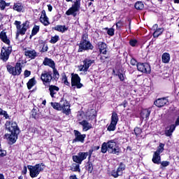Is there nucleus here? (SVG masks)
<instances>
[{"label": "nucleus", "instance_id": "obj_1", "mask_svg": "<svg viewBox=\"0 0 179 179\" xmlns=\"http://www.w3.org/2000/svg\"><path fill=\"white\" fill-rule=\"evenodd\" d=\"M6 128L7 131L10 132L8 136V141L10 145H13L17 141V135H19L20 130L17 127V124L15 122H7L6 123Z\"/></svg>", "mask_w": 179, "mask_h": 179}, {"label": "nucleus", "instance_id": "obj_2", "mask_svg": "<svg viewBox=\"0 0 179 179\" xmlns=\"http://www.w3.org/2000/svg\"><path fill=\"white\" fill-rule=\"evenodd\" d=\"M101 153H110L111 155H117L120 153V148L117 146V143L114 140H110L107 143H103L101 148Z\"/></svg>", "mask_w": 179, "mask_h": 179}, {"label": "nucleus", "instance_id": "obj_3", "mask_svg": "<svg viewBox=\"0 0 179 179\" xmlns=\"http://www.w3.org/2000/svg\"><path fill=\"white\" fill-rule=\"evenodd\" d=\"M27 168L29 170V174L31 178H34L40 174L41 171H43V170H44L45 166H44L43 164L41 163L37 164L35 166L28 165Z\"/></svg>", "mask_w": 179, "mask_h": 179}, {"label": "nucleus", "instance_id": "obj_4", "mask_svg": "<svg viewBox=\"0 0 179 179\" xmlns=\"http://www.w3.org/2000/svg\"><path fill=\"white\" fill-rule=\"evenodd\" d=\"M14 24L17 28L16 38L19 37L20 34H21V36H24V34H26V31H27V29H29V22H25L22 24V22L15 21Z\"/></svg>", "mask_w": 179, "mask_h": 179}, {"label": "nucleus", "instance_id": "obj_5", "mask_svg": "<svg viewBox=\"0 0 179 179\" xmlns=\"http://www.w3.org/2000/svg\"><path fill=\"white\" fill-rule=\"evenodd\" d=\"M80 10V0H76L73 1L71 7L66 12L67 16H73L74 17L78 15V12Z\"/></svg>", "mask_w": 179, "mask_h": 179}, {"label": "nucleus", "instance_id": "obj_6", "mask_svg": "<svg viewBox=\"0 0 179 179\" xmlns=\"http://www.w3.org/2000/svg\"><path fill=\"white\" fill-rule=\"evenodd\" d=\"M23 65L22 63H16L15 66L13 67V66L8 64L6 66L7 71L10 74L13 75V76H19L22 73V68Z\"/></svg>", "mask_w": 179, "mask_h": 179}, {"label": "nucleus", "instance_id": "obj_7", "mask_svg": "<svg viewBox=\"0 0 179 179\" xmlns=\"http://www.w3.org/2000/svg\"><path fill=\"white\" fill-rule=\"evenodd\" d=\"M87 156H89L88 160H90V158L92 157V151H90L89 152H79L78 155L73 156V160L75 163L82 164V162L87 159Z\"/></svg>", "mask_w": 179, "mask_h": 179}, {"label": "nucleus", "instance_id": "obj_8", "mask_svg": "<svg viewBox=\"0 0 179 179\" xmlns=\"http://www.w3.org/2000/svg\"><path fill=\"white\" fill-rule=\"evenodd\" d=\"M71 87L74 90L83 87V84L80 83V77H79V75L75 73L71 74Z\"/></svg>", "mask_w": 179, "mask_h": 179}, {"label": "nucleus", "instance_id": "obj_9", "mask_svg": "<svg viewBox=\"0 0 179 179\" xmlns=\"http://www.w3.org/2000/svg\"><path fill=\"white\" fill-rule=\"evenodd\" d=\"M12 52V46H3L1 49L0 59L6 62L9 59V55Z\"/></svg>", "mask_w": 179, "mask_h": 179}, {"label": "nucleus", "instance_id": "obj_10", "mask_svg": "<svg viewBox=\"0 0 179 179\" xmlns=\"http://www.w3.org/2000/svg\"><path fill=\"white\" fill-rule=\"evenodd\" d=\"M94 64V60L90 59H85L83 60V65L78 66L80 71L87 72V69Z\"/></svg>", "mask_w": 179, "mask_h": 179}, {"label": "nucleus", "instance_id": "obj_11", "mask_svg": "<svg viewBox=\"0 0 179 179\" xmlns=\"http://www.w3.org/2000/svg\"><path fill=\"white\" fill-rule=\"evenodd\" d=\"M137 69L139 72H142L143 73H150L151 69L150 65L148 63H138L136 64Z\"/></svg>", "mask_w": 179, "mask_h": 179}, {"label": "nucleus", "instance_id": "obj_12", "mask_svg": "<svg viewBox=\"0 0 179 179\" xmlns=\"http://www.w3.org/2000/svg\"><path fill=\"white\" fill-rule=\"evenodd\" d=\"M60 107L61 110H63V113L66 114V115H69L71 114V105L69 104V102H68V101L61 100Z\"/></svg>", "mask_w": 179, "mask_h": 179}, {"label": "nucleus", "instance_id": "obj_13", "mask_svg": "<svg viewBox=\"0 0 179 179\" xmlns=\"http://www.w3.org/2000/svg\"><path fill=\"white\" fill-rule=\"evenodd\" d=\"M41 79L43 85H48L52 80V73L51 72L44 71L41 76Z\"/></svg>", "mask_w": 179, "mask_h": 179}, {"label": "nucleus", "instance_id": "obj_14", "mask_svg": "<svg viewBox=\"0 0 179 179\" xmlns=\"http://www.w3.org/2000/svg\"><path fill=\"white\" fill-rule=\"evenodd\" d=\"M39 22L43 24V26H50V19L45 13V10L41 11V14L39 18Z\"/></svg>", "mask_w": 179, "mask_h": 179}, {"label": "nucleus", "instance_id": "obj_15", "mask_svg": "<svg viewBox=\"0 0 179 179\" xmlns=\"http://www.w3.org/2000/svg\"><path fill=\"white\" fill-rule=\"evenodd\" d=\"M75 138L73 140V143L81 142L83 143L85 142V138H86V134H81L78 130H74Z\"/></svg>", "mask_w": 179, "mask_h": 179}, {"label": "nucleus", "instance_id": "obj_16", "mask_svg": "<svg viewBox=\"0 0 179 179\" xmlns=\"http://www.w3.org/2000/svg\"><path fill=\"white\" fill-rule=\"evenodd\" d=\"M22 51H24V55L31 58V59H34L37 57V52L36 50H29L26 48L22 47Z\"/></svg>", "mask_w": 179, "mask_h": 179}, {"label": "nucleus", "instance_id": "obj_17", "mask_svg": "<svg viewBox=\"0 0 179 179\" xmlns=\"http://www.w3.org/2000/svg\"><path fill=\"white\" fill-rule=\"evenodd\" d=\"M167 103H169V99H167V98H160V99H157L154 102V104L157 107L160 108V107H164V106H166V104H167Z\"/></svg>", "mask_w": 179, "mask_h": 179}, {"label": "nucleus", "instance_id": "obj_18", "mask_svg": "<svg viewBox=\"0 0 179 179\" xmlns=\"http://www.w3.org/2000/svg\"><path fill=\"white\" fill-rule=\"evenodd\" d=\"M13 9L18 13L23 12L24 10V5L22 2L14 3Z\"/></svg>", "mask_w": 179, "mask_h": 179}, {"label": "nucleus", "instance_id": "obj_19", "mask_svg": "<svg viewBox=\"0 0 179 179\" xmlns=\"http://www.w3.org/2000/svg\"><path fill=\"white\" fill-rule=\"evenodd\" d=\"M175 130H176L175 124H171L170 126H168L166 127V129L165 130L166 136H171V135H173V132H174Z\"/></svg>", "mask_w": 179, "mask_h": 179}, {"label": "nucleus", "instance_id": "obj_20", "mask_svg": "<svg viewBox=\"0 0 179 179\" xmlns=\"http://www.w3.org/2000/svg\"><path fill=\"white\" fill-rule=\"evenodd\" d=\"M0 39L1 40V41H3V43L7 44V45H9V44H10V40L8 38V36H6V32L3 31L0 33Z\"/></svg>", "mask_w": 179, "mask_h": 179}, {"label": "nucleus", "instance_id": "obj_21", "mask_svg": "<svg viewBox=\"0 0 179 179\" xmlns=\"http://www.w3.org/2000/svg\"><path fill=\"white\" fill-rule=\"evenodd\" d=\"M87 37H88L87 34H84L83 35L80 45H92Z\"/></svg>", "mask_w": 179, "mask_h": 179}, {"label": "nucleus", "instance_id": "obj_22", "mask_svg": "<svg viewBox=\"0 0 179 179\" xmlns=\"http://www.w3.org/2000/svg\"><path fill=\"white\" fill-rule=\"evenodd\" d=\"M49 92L51 97L54 98V95L57 94V92H59V87L55 85H50Z\"/></svg>", "mask_w": 179, "mask_h": 179}, {"label": "nucleus", "instance_id": "obj_23", "mask_svg": "<svg viewBox=\"0 0 179 179\" xmlns=\"http://www.w3.org/2000/svg\"><path fill=\"white\" fill-rule=\"evenodd\" d=\"M79 124L83 126V131H89V129H92V124L86 120H83Z\"/></svg>", "mask_w": 179, "mask_h": 179}, {"label": "nucleus", "instance_id": "obj_24", "mask_svg": "<svg viewBox=\"0 0 179 179\" xmlns=\"http://www.w3.org/2000/svg\"><path fill=\"white\" fill-rule=\"evenodd\" d=\"M43 65L50 66L52 69L55 68V62H54V61H52V59H48V58H45L44 61H43Z\"/></svg>", "mask_w": 179, "mask_h": 179}, {"label": "nucleus", "instance_id": "obj_25", "mask_svg": "<svg viewBox=\"0 0 179 179\" xmlns=\"http://www.w3.org/2000/svg\"><path fill=\"white\" fill-rule=\"evenodd\" d=\"M68 27L65 25H57L54 27V30L56 31H59L60 33H65V31H68Z\"/></svg>", "mask_w": 179, "mask_h": 179}, {"label": "nucleus", "instance_id": "obj_26", "mask_svg": "<svg viewBox=\"0 0 179 179\" xmlns=\"http://www.w3.org/2000/svg\"><path fill=\"white\" fill-rule=\"evenodd\" d=\"M150 115V110L148 109H143L141 112V117L143 118V120H148L149 118V116Z\"/></svg>", "mask_w": 179, "mask_h": 179}, {"label": "nucleus", "instance_id": "obj_27", "mask_svg": "<svg viewBox=\"0 0 179 179\" xmlns=\"http://www.w3.org/2000/svg\"><path fill=\"white\" fill-rule=\"evenodd\" d=\"M152 162L155 164H160L161 163V157L160 155L154 153L152 157Z\"/></svg>", "mask_w": 179, "mask_h": 179}, {"label": "nucleus", "instance_id": "obj_28", "mask_svg": "<svg viewBox=\"0 0 179 179\" xmlns=\"http://www.w3.org/2000/svg\"><path fill=\"white\" fill-rule=\"evenodd\" d=\"M162 62L164 64H169L170 62V54L165 52L162 56Z\"/></svg>", "mask_w": 179, "mask_h": 179}, {"label": "nucleus", "instance_id": "obj_29", "mask_svg": "<svg viewBox=\"0 0 179 179\" xmlns=\"http://www.w3.org/2000/svg\"><path fill=\"white\" fill-rule=\"evenodd\" d=\"M111 123L112 124H115L116 125L118 123V115L117 113H113L112 114Z\"/></svg>", "mask_w": 179, "mask_h": 179}, {"label": "nucleus", "instance_id": "obj_30", "mask_svg": "<svg viewBox=\"0 0 179 179\" xmlns=\"http://www.w3.org/2000/svg\"><path fill=\"white\" fill-rule=\"evenodd\" d=\"M144 6H145L143 5V2L142 1H137L134 5V8L137 9V10H142Z\"/></svg>", "mask_w": 179, "mask_h": 179}, {"label": "nucleus", "instance_id": "obj_31", "mask_svg": "<svg viewBox=\"0 0 179 179\" xmlns=\"http://www.w3.org/2000/svg\"><path fill=\"white\" fill-rule=\"evenodd\" d=\"M36 85V80L34 78L30 79L28 83H27V88L29 90L33 87Z\"/></svg>", "mask_w": 179, "mask_h": 179}, {"label": "nucleus", "instance_id": "obj_32", "mask_svg": "<svg viewBox=\"0 0 179 179\" xmlns=\"http://www.w3.org/2000/svg\"><path fill=\"white\" fill-rule=\"evenodd\" d=\"M124 170H125V164L120 163V166L117 169V172L119 175L122 176Z\"/></svg>", "mask_w": 179, "mask_h": 179}, {"label": "nucleus", "instance_id": "obj_33", "mask_svg": "<svg viewBox=\"0 0 179 179\" xmlns=\"http://www.w3.org/2000/svg\"><path fill=\"white\" fill-rule=\"evenodd\" d=\"M163 150H164V144L160 143L157 148V151H155L154 153L160 155V153H163Z\"/></svg>", "mask_w": 179, "mask_h": 179}, {"label": "nucleus", "instance_id": "obj_34", "mask_svg": "<svg viewBox=\"0 0 179 179\" xmlns=\"http://www.w3.org/2000/svg\"><path fill=\"white\" fill-rule=\"evenodd\" d=\"M93 49V45H81L80 46L78 49V52H82V51H85L86 50H92Z\"/></svg>", "mask_w": 179, "mask_h": 179}, {"label": "nucleus", "instance_id": "obj_35", "mask_svg": "<svg viewBox=\"0 0 179 179\" xmlns=\"http://www.w3.org/2000/svg\"><path fill=\"white\" fill-rule=\"evenodd\" d=\"M51 106L55 110L61 111V103L51 102Z\"/></svg>", "mask_w": 179, "mask_h": 179}, {"label": "nucleus", "instance_id": "obj_36", "mask_svg": "<svg viewBox=\"0 0 179 179\" xmlns=\"http://www.w3.org/2000/svg\"><path fill=\"white\" fill-rule=\"evenodd\" d=\"M38 31H40V26L34 25L31 31V36H36Z\"/></svg>", "mask_w": 179, "mask_h": 179}, {"label": "nucleus", "instance_id": "obj_37", "mask_svg": "<svg viewBox=\"0 0 179 179\" xmlns=\"http://www.w3.org/2000/svg\"><path fill=\"white\" fill-rule=\"evenodd\" d=\"M164 30L163 28H158L157 30L153 33V36L155 38L158 37L163 33Z\"/></svg>", "mask_w": 179, "mask_h": 179}, {"label": "nucleus", "instance_id": "obj_38", "mask_svg": "<svg viewBox=\"0 0 179 179\" xmlns=\"http://www.w3.org/2000/svg\"><path fill=\"white\" fill-rule=\"evenodd\" d=\"M52 69H53V78L55 79V80H58V79H59V73H58V71L55 67L53 68Z\"/></svg>", "mask_w": 179, "mask_h": 179}, {"label": "nucleus", "instance_id": "obj_39", "mask_svg": "<svg viewBox=\"0 0 179 179\" xmlns=\"http://www.w3.org/2000/svg\"><path fill=\"white\" fill-rule=\"evenodd\" d=\"M86 170H87L89 173H92L93 171V164L90 161L87 162V165L86 166Z\"/></svg>", "mask_w": 179, "mask_h": 179}, {"label": "nucleus", "instance_id": "obj_40", "mask_svg": "<svg viewBox=\"0 0 179 179\" xmlns=\"http://www.w3.org/2000/svg\"><path fill=\"white\" fill-rule=\"evenodd\" d=\"M5 5H6V1L4 0H0V9L1 10H5Z\"/></svg>", "mask_w": 179, "mask_h": 179}, {"label": "nucleus", "instance_id": "obj_41", "mask_svg": "<svg viewBox=\"0 0 179 179\" xmlns=\"http://www.w3.org/2000/svg\"><path fill=\"white\" fill-rule=\"evenodd\" d=\"M134 134L136 136H138V135H141V134H142V129L139 127H136L134 129Z\"/></svg>", "mask_w": 179, "mask_h": 179}, {"label": "nucleus", "instance_id": "obj_42", "mask_svg": "<svg viewBox=\"0 0 179 179\" xmlns=\"http://www.w3.org/2000/svg\"><path fill=\"white\" fill-rule=\"evenodd\" d=\"M99 51L101 54L106 55V54H107V47L101 46V48H99Z\"/></svg>", "mask_w": 179, "mask_h": 179}, {"label": "nucleus", "instance_id": "obj_43", "mask_svg": "<svg viewBox=\"0 0 179 179\" xmlns=\"http://www.w3.org/2000/svg\"><path fill=\"white\" fill-rule=\"evenodd\" d=\"M105 30H107V34H108V36H113L114 35V29L113 28H105Z\"/></svg>", "mask_w": 179, "mask_h": 179}, {"label": "nucleus", "instance_id": "obj_44", "mask_svg": "<svg viewBox=\"0 0 179 179\" xmlns=\"http://www.w3.org/2000/svg\"><path fill=\"white\" fill-rule=\"evenodd\" d=\"M116 126L117 124L110 122V125L108 127V131H115Z\"/></svg>", "mask_w": 179, "mask_h": 179}, {"label": "nucleus", "instance_id": "obj_45", "mask_svg": "<svg viewBox=\"0 0 179 179\" xmlns=\"http://www.w3.org/2000/svg\"><path fill=\"white\" fill-rule=\"evenodd\" d=\"M58 40H59V36H53L50 40V43H52V44H55V43H57Z\"/></svg>", "mask_w": 179, "mask_h": 179}, {"label": "nucleus", "instance_id": "obj_46", "mask_svg": "<svg viewBox=\"0 0 179 179\" xmlns=\"http://www.w3.org/2000/svg\"><path fill=\"white\" fill-rule=\"evenodd\" d=\"M72 171H78V173H80V168L79 164L76 165L71 169Z\"/></svg>", "mask_w": 179, "mask_h": 179}, {"label": "nucleus", "instance_id": "obj_47", "mask_svg": "<svg viewBox=\"0 0 179 179\" xmlns=\"http://www.w3.org/2000/svg\"><path fill=\"white\" fill-rule=\"evenodd\" d=\"M111 176H113V177H114V178H117V177H120V173H118V172L117 171H113L111 172Z\"/></svg>", "mask_w": 179, "mask_h": 179}, {"label": "nucleus", "instance_id": "obj_48", "mask_svg": "<svg viewBox=\"0 0 179 179\" xmlns=\"http://www.w3.org/2000/svg\"><path fill=\"white\" fill-rule=\"evenodd\" d=\"M0 115H4L5 118L7 120V118H9V115H8V113H6V111L3 110L1 109V112L0 113Z\"/></svg>", "mask_w": 179, "mask_h": 179}, {"label": "nucleus", "instance_id": "obj_49", "mask_svg": "<svg viewBox=\"0 0 179 179\" xmlns=\"http://www.w3.org/2000/svg\"><path fill=\"white\" fill-rule=\"evenodd\" d=\"M130 45H136L138 44V41L136 39H131L129 41Z\"/></svg>", "mask_w": 179, "mask_h": 179}, {"label": "nucleus", "instance_id": "obj_50", "mask_svg": "<svg viewBox=\"0 0 179 179\" xmlns=\"http://www.w3.org/2000/svg\"><path fill=\"white\" fill-rule=\"evenodd\" d=\"M62 80H63L64 85H66V86H69V82H68V78H66V76H64L63 77Z\"/></svg>", "mask_w": 179, "mask_h": 179}, {"label": "nucleus", "instance_id": "obj_51", "mask_svg": "<svg viewBox=\"0 0 179 179\" xmlns=\"http://www.w3.org/2000/svg\"><path fill=\"white\" fill-rule=\"evenodd\" d=\"M31 115L33 118H36V117H37V109H33L31 110Z\"/></svg>", "mask_w": 179, "mask_h": 179}, {"label": "nucleus", "instance_id": "obj_52", "mask_svg": "<svg viewBox=\"0 0 179 179\" xmlns=\"http://www.w3.org/2000/svg\"><path fill=\"white\" fill-rule=\"evenodd\" d=\"M169 164H170V162L167 161H164L161 162V166H162V167H167V166H169Z\"/></svg>", "mask_w": 179, "mask_h": 179}, {"label": "nucleus", "instance_id": "obj_53", "mask_svg": "<svg viewBox=\"0 0 179 179\" xmlns=\"http://www.w3.org/2000/svg\"><path fill=\"white\" fill-rule=\"evenodd\" d=\"M117 76H118L119 79H120L122 82L124 80V74H123V73H119L117 74Z\"/></svg>", "mask_w": 179, "mask_h": 179}, {"label": "nucleus", "instance_id": "obj_54", "mask_svg": "<svg viewBox=\"0 0 179 179\" xmlns=\"http://www.w3.org/2000/svg\"><path fill=\"white\" fill-rule=\"evenodd\" d=\"M31 72L28 70H25L24 72V75L25 76V78H29V76L31 75Z\"/></svg>", "mask_w": 179, "mask_h": 179}, {"label": "nucleus", "instance_id": "obj_55", "mask_svg": "<svg viewBox=\"0 0 179 179\" xmlns=\"http://www.w3.org/2000/svg\"><path fill=\"white\" fill-rule=\"evenodd\" d=\"M22 173V174H27V167L24 166Z\"/></svg>", "mask_w": 179, "mask_h": 179}, {"label": "nucleus", "instance_id": "obj_56", "mask_svg": "<svg viewBox=\"0 0 179 179\" xmlns=\"http://www.w3.org/2000/svg\"><path fill=\"white\" fill-rule=\"evenodd\" d=\"M131 64L134 66L136 65V60L135 59H131Z\"/></svg>", "mask_w": 179, "mask_h": 179}, {"label": "nucleus", "instance_id": "obj_57", "mask_svg": "<svg viewBox=\"0 0 179 179\" xmlns=\"http://www.w3.org/2000/svg\"><path fill=\"white\" fill-rule=\"evenodd\" d=\"M107 57H106V56H101V57H100V59H101V61L102 62H104L105 61H106V59H107Z\"/></svg>", "mask_w": 179, "mask_h": 179}, {"label": "nucleus", "instance_id": "obj_58", "mask_svg": "<svg viewBox=\"0 0 179 179\" xmlns=\"http://www.w3.org/2000/svg\"><path fill=\"white\" fill-rule=\"evenodd\" d=\"M48 46H43L42 48V52H45V51H48Z\"/></svg>", "mask_w": 179, "mask_h": 179}, {"label": "nucleus", "instance_id": "obj_59", "mask_svg": "<svg viewBox=\"0 0 179 179\" xmlns=\"http://www.w3.org/2000/svg\"><path fill=\"white\" fill-rule=\"evenodd\" d=\"M48 9L49 12H52V6H51V4L48 5Z\"/></svg>", "mask_w": 179, "mask_h": 179}, {"label": "nucleus", "instance_id": "obj_60", "mask_svg": "<svg viewBox=\"0 0 179 179\" xmlns=\"http://www.w3.org/2000/svg\"><path fill=\"white\" fill-rule=\"evenodd\" d=\"M127 104H128V102L127 101H124L123 104H120V106H123L125 108V107H127Z\"/></svg>", "mask_w": 179, "mask_h": 179}, {"label": "nucleus", "instance_id": "obj_61", "mask_svg": "<svg viewBox=\"0 0 179 179\" xmlns=\"http://www.w3.org/2000/svg\"><path fill=\"white\" fill-rule=\"evenodd\" d=\"M175 125L176 127L179 125V116L178 117V118L176 119V121L175 122Z\"/></svg>", "mask_w": 179, "mask_h": 179}, {"label": "nucleus", "instance_id": "obj_62", "mask_svg": "<svg viewBox=\"0 0 179 179\" xmlns=\"http://www.w3.org/2000/svg\"><path fill=\"white\" fill-rule=\"evenodd\" d=\"M100 149V146H95L93 148V150H99Z\"/></svg>", "mask_w": 179, "mask_h": 179}, {"label": "nucleus", "instance_id": "obj_63", "mask_svg": "<svg viewBox=\"0 0 179 179\" xmlns=\"http://www.w3.org/2000/svg\"><path fill=\"white\" fill-rule=\"evenodd\" d=\"M116 27H119V29L121 27V22H117V24H116Z\"/></svg>", "mask_w": 179, "mask_h": 179}, {"label": "nucleus", "instance_id": "obj_64", "mask_svg": "<svg viewBox=\"0 0 179 179\" xmlns=\"http://www.w3.org/2000/svg\"><path fill=\"white\" fill-rule=\"evenodd\" d=\"M0 179H5V177L3 174H0Z\"/></svg>", "mask_w": 179, "mask_h": 179}]
</instances>
